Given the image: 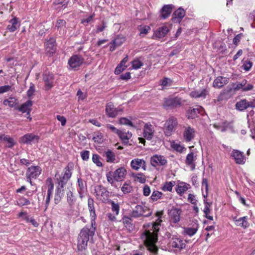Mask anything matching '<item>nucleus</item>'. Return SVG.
<instances>
[{
	"instance_id": "1",
	"label": "nucleus",
	"mask_w": 255,
	"mask_h": 255,
	"mask_svg": "<svg viewBox=\"0 0 255 255\" xmlns=\"http://www.w3.org/2000/svg\"><path fill=\"white\" fill-rule=\"evenodd\" d=\"M160 220L158 219L157 221L153 223L150 228L148 230H145L142 233L141 239H158V233L159 230V226L160 225Z\"/></svg>"
},
{
	"instance_id": "2",
	"label": "nucleus",
	"mask_w": 255,
	"mask_h": 255,
	"mask_svg": "<svg viewBox=\"0 0 255 255\" xmlns=\"http://www.w3.org/2000/svg\"><path fill=\"white\" fill-rule=\"evenodd\" d=\"M72 176V172L70 171L68 166H66L64 169L63 174H62L56 180V184L57 188L63 189L64 186L67 183L69 180Z\"/></svg>"
},
{
	"instance_id": "3",
	"label": "nucleus",
	"mask_w": 255,
	"mask_h": 255,
	"mask_svg": "<svg viewBox=\"0 0 255 255\" xmlns=\"http://www.w3.org/2000/svg\"><path fill=\"white\" fill-rule=\"evenodd\" d=\"M151 214L152 212L150 211L148 207L145 206H143L137 205L131 212V216L134 218H138L141 216L148 217L151 216Z\"/></svg>"
},
{
	"instance_id": "4",
	"label": "nucleus",
	"mask_w": 255,
	"mask_h": 255,
	"mask_svg": "<svg viewBox=\"0 0 255 255\" xmlns=\"http://www.w3.org/2000/svg\"><path fill=\"white\" fill-rule=\"evenodd\" d=\"M84 59L79 54L73 55L68 60L70 67L74 70H78L79 68L83 64Z\"/></svg>"
},
{
	"instance_id": "5",
	"label": "nucleus",
	"mask_w": 255,
	"mask_h": 255,
	"mask_svg": "<svg viewBox=\"0 0 255 255\" xmlns=\"http://www.w3.org/2000/svg\"><path fill=\"white\" fill-rule=\"evenodd\" d=\"M177 125V121L176 118L173 117L169 118L165 122L163 128V131L166 136H169L172 134Z\"/></svg>"
},
{
	"instance_id": "6",
	"label": "nucleus",
	"mask_w": 255,
	"mask_h": 255,
	"mask_svg": "<svg viewBox=\"0 0 255 255\" xmlns=\"http://www.w3.org/2000/svg\"><path fill=\"white\" fill-rule=\"evenodd\" d=\"M42 80L46 91L50 90L54 86L55 79L53 74L49 72H45L42 75Z\"/></svg>"
},
{
	"instance_id": "7",
	"label": "nucleus",
	"mask_w": 255,
	"mask_h": 255,
	"mask_svg": "<svg viewBox=\"0 0 255 255\" xmlns=\"http://www.w3.org/2000/svg\"><path fill=\"white\" fill-rule=\"evenodd\" d=\"M46 54L50 57L56 52L57 49V44L56 40L53 37H51L45 43Z\"/></svg>"
},
{
	"instance_id": "8",
	"label": "nucleus",
	"mask_w": 255,
	"mask_h": 255,
	"mask_svg": "<svg viewBox=\"0 0 255 255\" xmlns=\"http://www.w3.org/2000/svg\"><path fill=\"white\" fill-rule=\"evenodd\" d=\"M95 230L96 225L93 226L91 225L90 228L86 226L81 230L79 235L80 238L81 239H92L95 234Z\"/></svg>"
},
{
	"instance_id": "9",
	"label": "nucleus",
	"mask_w": 255,
	"mask_h": 255,
	"mask_svg": "<svg viewBox=\"0 0 255 255\" xmlns=\"http://www.w3.org/2000/svg\"><path fill=\"white\" fill-rule=\"evenodd\" d=\"M95 193L96 196L98 198L101 197L100 199L104 202L108 200L110 194V192L107 188L101 185L95 187Z\"/></svg>"
},
{
	"instance_id": "10",
	"label": "nucleus",
	"mask_w": 255,
	"mask_h": 255,
	"mask_svg": "<svg viewBox=\"0 0 255 255\" xmlns=\"http://www.w3.org/2000/svg\"><path fill=\"white\" fill-rule=\"evenodd\" d=\"M150 163L154 167L163 166L167 165V161L164 156L154 154L150 157Z\"/></svg>"
},
{
	"instance_id": "11",
	"label": "nucleus",
	"mask_w": 255,
	"mask_h": 255,
	"mask_svg": "<svg viewBox=\"0 0 255 255\" xmlns=\"http://www.w3.org/2000/svg\"><path fill=\"white\" fill-rule=\"evenodd\" d=\"M181 105V99L178 97L169 98L165 100L164 106L169 109H174L180 107Z\"/></svg>"
},
{
	"instance_id": "12",
	"label": "nucleus",
	"mask_w": 255,
	"mask_h": 255,
	"mask_svg": "<svg viewBox=\"0 0 255 255\" xmlns=\"http://www.w3.org/2000/svg\"><path fill=\"white\" fill-rule=\"evenodd\" d=\"M182 210L180 208H172L168 211L170 221L173 223H177L180 221Z\"/></svg>"
},
{
	"instance_id": "13",
	"label": "nucleus",
	"mask_w": 255,
	"mask_h": 255,
	"mask_svg": "<svg viewBox=\"0 0 255 255\" xmlns=\"http://www.w3.org/2000/svg\"><path fill=\"white\" fill-rule=\"evenodd\" d=\"M122 111L121 108H115L112 103H109L106 106V112L107 116L110 118L116 117L119 112Z\"/></svg>"
},
{
	"instance_id": "14",
	"label": "nucleus",
	"mask_w": 255,
	"mask_h": 255,
	"mask_svg": "<svg viewBox=\"0 0 255 255\" xmlns=\"http://www.w3.org/2000/svg\"><path fill=\"white\" fill-rule=\"evenodd\" d=\"M231 156L233 157L237 164H243L245 163L246 159L244 153L240 150L234 149Z\"/></svg>"
},
{
	"instance_id": "15",
	"label": "nucleus",
	"mask_w": 255,
	"mask_h": 255,
	"mask_svg": "<svg viewBox=\"0 0 255 255\" xmlns=\"http://www.w3.org/2000/svg\"><path fill=\"white\" fill-rule=\"evenodd\" d=\"M88 209L90 213L91 218L92 226L95 225V219L96 218V214L94 207V201L92 198H89L88 200Z\"/></svg>"
},
{
	"instance_id": "16",
	"label": "nucleus",
	"mask_w": 255,
	"mask_h": 255,
	"mask_svg": "<svg viewBox=\"0 0 255 255\" xmlns=\"http://www.w3.org/2000/svg\"><path fill=\"white\" fill-rule=\"evenodd\" d=\"M73 191L74 189L71 188L66 193L67 202L70 208H73L74 207L77 201V198L74 195Z\"/></svg>"
},
{
	"instance_id": "17",
	"label": "nucleus",
	"mask_w": 255,
	"mask_h": 255,
	"mask_svg": "<svg viewBox=\"0 0 255 255\" xmlns=\"http://www.w3.org/2000/svg\"><path fill=\"white\" fill-rule=\"evenodd\" d=\"M41 168L39 166H31L28 168L26 175L36 178L41 174Z\"/></svg>"
},
{
	"instance_id": "18",
	"label": "nucleus",
	"mask_w": 255,
	"mask_h": 255,
	"mask_svg": "<svg viewBox=\"0 0 255 255\" xmlns=\"http://www.w3.org/2000/svg\"><path fill=\"white\" fill-rule=\"evenodd\" d=\"M195 136V130L191 127L185 128L183 132V137L186 142H189L194 138Z\"/></svg>"
},
{
	"instance_id": "19",
	"label": "nucleus",
	"mask_w": 255,
	"mask_h": 255,
	"mask_svg": "<svg viewBox=\"0 0 255 255\" xmlns=\"http://www.w3.org/2000/svg\"><path fill=\"white\" fill-rule=\"evenodd\" d=\"M114 179L117 181H123L126 174L127 170L124 167H121L113 172Z\"/></svg>"
},
{
	"instance_id": "20",
	"label": "nucleus",
	"mask_w": 255,
	"mask_h": 255,
	"mask_svg": "<svg viewBox=\"0 0 255 255\" xmlns=\"http://www.w3.org/2000/svg\"><path fill=\"white\" fill-rule=\"evenodd\" d=\"M39 136L32 133H27L20 138L19 142L23 144H31V142L35 140L37 141Z\"/></svg>"
},
{
	"instance_id": "21",
	"label": "nucleus",
	"mask_w": 255,
	"mask_h": 255,
	"mask_svg": "<svg viewBox=\"0 0 255 255\" xmlns=\"http://www.w3.org/2000/svg\"><path fill=\"white\" fill-rule=\"evenodd\" d=\"M32 104V101L29 100L22 104L20 107L16 108V109L22 113H26V116L28 118L30 116Z\"/></svg>"
},
{
	"instance_id": "22",
	"label": "nucleus",
	"mask_w": 255,
	"mask_h": 255,
	"mask_svg": "<svg viewBox=\"0 0 255 255\" xmlns=\"http://www.w3.org/2000/svg\"><path fill=\"white\" fill-rule=\"evenodd\" d=\"M229 82V78L223 76L217 77L213 83V86L215 88H221Z\"/></svg>"
},
{
	"instance_id": "23",
	"label": "nucleus",
	"mask_w": 255,
	"mask_h": 255,
	"mask_svg": "<svg viewBox=\"0 0 255 255\" xmlns=\"http://www.w3.org/2000/svg\"><path fill=\"white\" fill-rule=\"evenodd\" d=\"M169 31V29L166 26L159 27L154 32L153 36L155 37L156 39H159L165 37Z\"/></svg>"
},
{
	"instance_id": "24",
	"label": "nucleus",
	"mask_w": 255,
	"mask_h": 255,
	"mask_svg": "<svg viewBox=\"0 0 255 255\" xmlns=\"http://www.w3.org/2000/svg\"><path fill=\"white\" fill-rule=\"evenodd\" d=\"M154 131L152 126L150 124H146L144 126L143 136L147 140H150L153 136Z\"/></svg>"
},
{
	"instance_id": "25",
	"label": "nucleus",
	"mask_w": 255,
	"mask_h": 255,
	"mask_svg": "<svg viewBox=\"0 0 255 255\" xmlns=\"http://www.w3.org/2000/svg\"><path fill=\"white\" fill-rule=\"evenodd\" d=\"M186 240H172L169 243L170 247L175 250H180L185 247Z\"/></svg>"
},
{
	"instance_id": "26",
	"label": "nucleus",
	"mask_w": 255,
	"mask_h": 255,
	"mask_svg": "<svg viewBox=\"0 0 255 255\" xmlns=\"http://www.w3.org/2000/svg\"><path fill=\"white\" fill-rule=\"evenodd\" d=\"M174 6L172 4L164 5L161 9V17L165 19L167 18L172 12Z\"/></svg>"
},
{
	"instance_id": "27",
	"label": "nucleus",
	"mask_w": 255,
	"mask_h": 255,
	"mask_svg": "<svg viewBox=\"0 0 255 255\" xmlns=\"http://www.w3.org/2000/svg\"><path fill=\"white\" fill-rule=\"evenodd\" d=\"M157 240H143V243L148 250L153 253H157L158 248L155 244Z\"/></svg>"
},
{
	"instance_id": "28",
	"label": "nucleus",
	"mask_w": 255,
	"mask_h": 255,
	"mask_svg": "<svg viewBox=\"0 0 255 255\" xmlns=\"http://www.w3.org/2000/svg\"><path fill=\"white\" fill-rule=\"evenodd\" d=\"M104 156L106 157V161L108 163H117L118 162L115 153L110 149H108L105 152Z\"/></svg>"
},
{
	"instance_id": "29",
	"label": "nucleus",
	"mask_w": 255,
	"mask_h": 255,
	"mask_svg": "<svg viewBox=\"0 0 255 255\" xmlns=\"http://www.w3.org/2000/svg\"><path fill=\"white\" fill-rule=\"evenodd\" d=\"M119 137L122 140L123 143L125 144H127L128 142V139L131 137L132 134L128 131L126 132V130H120V132L118 133Z\"/></svg>"
},
{
	"instance_id": "30",
	"label": "nucleus",
	"mask_w": 255,
	"mask_h": 255,
	"mask_svg": "<svg viewBox=\"0 0 255 255\" xmlns=\"http://www.w3.org/2000/svg\"><path fill=\"white\" fill-rule=\"evenodd\" d=\"M196 159L194 153L192 152H190L186 156L185 163L187 165L190 166L192 170H193L195 168V164L194 161Z\"/></svg>"
},
{
	"instance_id": "31",
	"label": "nucleus",
	"mask_w": 255,
	"mask_h": 255,
	"mask_svg": "<svg viewBox=\"0 0 255 255\" xmlns=\"http://www.w3.org/2000/svg\"><path fill=\"white\" fill-rule=\"evenodd\" d=\"M236 109L239 111H243L249 108L248 101L246 99H241L235 105Z\"/></svg>"
},
{
	"instance_id": "32",
	"label": "nucleus",
	"mask_w": 255,
	"mask_h": 255,
	"mask_svg": "<svg viewBox=\"0 0 255 255\" xmlns=\"http://www.w3.org/2000/svg\"><path fill=\"white\" fill-rule=\"evenodd\" d=\"M64 196V189L56 187L54 202L55 204H58Z\"/></svg>"
},
{
	"instance_id": "33",
	"label": "nucleus",
	"mask_w": 255,
	"mask_h": 255,
	"mask_svg": "<svg viewBox=\"0 0 255 255\" xmlns=\"http://www.w3.org/2000/svg\"><path fill=\"white\" fill-rule=\"evenodd\" d=\"M185 15V11L182 7H179L175 10L172 15V19L175 20L177 19L180 22L181 19L184 17Z\"/></svg>"
},
{
	"instance_id": "34",
	"label": "nucleus",
	"mask_w": 255,
	"mask_h": 255,
	"mask_svg": "<svg viewBox=\"0 0 255 255\" xmlns=\"http://www.w3.org/2000/svg\"><path fill=\"white\" fill-rule=\"evenodd\" d=\"M201 111V109L199 108L189 109L186 112V117L188 119H193L198 116Z\"/></svg>"
},
{
	"instance_id": "35",
	"label": "nucleus",
	"mask_w": 255,
	"mask_h": 255,
	"mask_svg": "<svg viewBox=\"0 0 255 255\" xmlns=\"http://www.w3.org/2000/svg\"><path fill=\"white\" fill-rule=\"evenodd\" d=\"M10 24L7 26V29L10 32H14L19 26V22H18V18L14 17L9 21Z\"/></svg>"
},
{
	"instance_id": "36",
	"label": "nucleus",
	"mask_w": 255,
	"mask_h": 255,
	"mask_svg": "<svg viewBox=\"0 0 255 255\" xmlns=\"http://www.w3.org/2000/svg\"><path fill=\"white\" fill-rule=\"evenodd\" d=\"M233 91L231 87H227L226 89H224L220 94L218 97V101H222L225 99H228L230 97V94Z\"/></svg>"
},
{
	"instance_id": "37",
	"label": "nucleus",
	"mask_w": 255,
	"mask_h": 255,
	"mask_svg": "<svg viewBox=\"0 0 255 255\" xmlns=\"http://www.w3.org/2000/svg\"><path fill=\"white\" fill-rule=\"evenodd\" d=\"M0 139L3 140L7 143L6 146L9 148H12L15 144V142L13 138L10 137L8 135H0Z\"/></svg>"
},
{
	"instance_id": "38",
	"label": "nucleus",
	"mask_w": 255,
	"mask_h": 255,
	"mask_svg": "<svg viewBox=\"0 0 255 255\" xmlns=\"http://www.w3.org/2000/svg\"><path fill=\"white\" fill-rule=\"evenodd\" d=\"M77 183L79 187L78 189V192L80 198L82 199L84 196V193L85 189V184L84 183V182L81 177L78 178Z\"/></svg>"
},
{
	"instance_id": "39",
	"label": "nucleus",
	"mask_w": 255,
	"mask_h": 255,
	"mask_svg": "<svg viewBox=\"0 0 255 255\" xmlns=\"http://www.w3.org/2000/svg\"><path fill=\"white\" fill-rule=\"evenodd\" d=\"M122 221H123V223L124 224L125 227L127 229L130 231V230H132L134 229V226L132 224V220L131 219V218L127 217V216H124L122 218Z\"/></svg>"
},
{
	"instance_id": "40",
	"label": "nucleus",
	"mask_w": 255,
	"mask_h": 255,
	"mask_svg": "<svg viewBox=\"0 0 255 255\" xmlns=\"http://www.w3.org/2000/svg\"><path fill=\"white\" fill-rule=\"evenodd\" d=\"M87 246V240H78L77 249L79 252H83L81 255H86L85 250Z\"/></svg>"
},
{
	"instance_id": "41",
	"label": "nucleus",
	"mask_w": 255,
	"mask_h": 255,
	"mask_svg": "<svg viewBox=\"0 0 255 255\" xmlns=\"http://www.w3.org/2000/svg\"><path fill=\"white\" fill-rule=\"evenodd\" d=\"M207 94V91L205 89H204L201 91H194L190 93L191 96L195 98L200 97L205 98Z\"/></svg>"
},
{
	"instance_id": "42",
	"label": "nucleus",
	"mask_w": 255,
	"mask_h": 255,
	"mask_svg": "<svg viewBox=\"0 0 255 255\" xmlns=\"http://www.w3.org/2000/svg\"><path fill=\"white\" fill-rule=\"evenodd\" d=\"M189 186V184L183 182L176 187V191L178 194L181 195L188 189Z\"/></svg>"
},
{
	"instance_id": "43",
	"label": "nucleus",
	"mask_w": 255,
	"mask_h": 255,
	"mask_svg": "<svg viewBox=\"0 0 255 255\" xmlns=\"http://www.w3.org/2000/svg\"><path fill=\"white\" fill-rule=\"evenodd\" d=\"M163 196V194L162 192L154 190L152 192L149 199L152 202H153L157 201L158 199H162Z\"/></svg>"
},
{
	"instance_id": "44",
	"label": "nucleus",
	"mask_w": 255,
	"mask_h": 255,
	"mask_svg": "<svg viewBox=\"0 0 255 255\" xmlns=\"http://www.w3.org/2000/svg\"><path fill=\"white\" fill-rule=\"evenodd\" d=\"M93 140L98 143H102L104 141V136L100 131L95 132L93 134Z\"/></svg>"
},
{
	"instance_id": "45",
	"label": "nucleus",
	"mask_w": 255,
	"mask_h": 255,
	"mask_svg": "<svg viewBox=\"0 0 255 255\" xmlns=\"http://www.w3.org/2000/svg\"><path fill=\"white\" fill-rule=\"evenodd\" d=\"M142 159H134L132 160L130 162V166L133 169L138 170L140 167L141 164H142Z\"/></svg>"
},
{
	"instance_id": "46",
	"label": "nucleus",
	"mask_w": 255,
	"mask_h": 255,
	"mask_svg": "<svg viewBox=\"0 0 255 255\" xmlns=\"http://www.w3.org/2000/svg\"><path fill=\"white\" fill-rule=\"evenodd\" d=\"M31 200H32V199H28L22 196L19 198L17 204L20 207L28 205L30 204Z\"/></svg>"
},
{
	"instance_id": "47",
	"label": "nucleus",
	"mask_w": 255,
	"mask_h": 255,
	"mask_svg": "<svg viewBox=\"0 0 255 255\" xmlns=\"http://www.w3.org/2000/svg\"><path fill=\"white\" fill-rule=\"evenodd\" d=\"M125 40V38L119 35H117L116 37L111 42L110 44H115L117 47H118L121 46Z\"/></svg>"
},
{
	"instance_id": "48",
	"label": "nucleus",
	"mask_w": 255,
	"mask_h": 255,
	"mask_svg": "<svg viewBox=\"0 0 255 255\" xmlns=\"http://www.w3.org/2000/svg\"><path fill=\"white\" fill-rule=\"evenodd\" d=\"M247 84V80L246 79L243 80L240 83H237L233 86L234 91H238L242 89L243 91L244 87Z\"/></svg>"
},
{
	"instance_id": "49",
	"label": "nucleus",
	"mask_w": 255,
	"mask_h": 255,
	"mask_svg": "<svg viewBox=\"0 0 255 255\" xmlns=\"http://www.w3.org/2000/svg\"><path fill=\"white\" fill-rule=\"evenodd\" d=\"M132 177L135 179V180L139 181L141 183H144L145 182V178L144 175L141 173H133Z\"/></svg>"
},
{
	"instance_id": "50",
	"label": "nucleus",
	"mask_w": 255,
	"mask_h": 255,
	"mask_svg": "<svg viewBox=\"0 0 255 255\" xmlns=\"http://www.w3.org/2000/svg\"><path fill=\"white\" fill-rule=\"evenodd\" d=\"M246 219H247L246 217L241 218L236 220V224L238 226L246 228L248 225V223Z\"/></svg>"
},
{
	"instance_id": "51",
	"label": "nucleus",
	"mask_w": 255,
	"mask_h": 255,
	"mask_svg": "<svg viewBox=\"0 0 255 255\" xmlns=\"http://www.w3.org/2000/svg\"><path fill=\"white\" fill-rule=\"evenodd\" d=\"M109 203L111 204L112 206V210L115 212L116 215H118L120 211V206L119 204L116 203L114 201L110 200Z\"/></svg>"
},
{
	"instance_id": "52",
	"label": "nucleus",
	"mask_w": 255,
	"mask_h": 255,
	"mask_svg": "<svg viewBox=\"0 0 255 255\" xmlns=\"http://www.w3.org/2000/svg\"><path fill=\"white\" fill-rule=\"evenodd\" d=\"M16 99L14 98L10 97L9 99H5L3 102V104L5 106H8L10 107H13L15 105Z\"/></svg>"
},
{
	"instance_id": "53",
	"label": "nucleus",
	"mask_w": 255,
	"mask_h": 255,
	"mask_svg": "<svg viewBox=\"0 0 255 255\" xmlns=\"http://www.w3.org/2000/svg\"><path fill=\"white\" fill-rule=\"evenodd\" d=\"M174 182H166L162 188L164 191H171L174 185Z\"/></svg>"
},
{
	"instance_id": "54",
	"label": "nucleus",
	"mask_w": 255,
	"mask_h": 255,
	"mask_svg": "<svg viewBox=\"0 0 255 255\" xmlns=\"http://www.w3.org/2000/svg\"><path fill=\"white\" fill-rule=\"evenodd\" d=\"M202 190L204 188L206 191V194H203L204 198H207V197L208 196V181L206 178H203L202 179Z\"/></svg>"
},
{
	"instance_id": "55",
	"label": "nucleus",
	"mask_w": 255,
	"mask_h": 255,
	"mask_svg": "<svg viewBox=\"0 0 255 255\" xmlns=\"http://www.w3.org/2000/svg\"><path fill=\"white\" fill-rule=\"evenodd\" d=\"M100 156L97 154H93L92 161L99 167H102L103 164L100 160Z\"/></svg>"
},
{
	"instance_id": "56",
	"label": "nucleus",
	"mask_w": 255,
	"mask_h": 255,
	"mask_svg": "<svg viewBox=\"0 0 255 255\" xmlns=\"http://www.w3.org/2000/svg\"><path fill=\"white\" fill-rule=\"evenodd\" d=\"M121 189L124 193L127 194L131 192L132 190V187L129 184L125 182L122 186Z\"/></svg>"
},
{
	"instance_id": "57",
	"label": "nucleus",
	"mask_w": 255,
	"mask_h": 255,
	"mask_svg": "<svg viewBox=\"0 0 255 255\" xmlns=\"http://www.w3.org/2000/svg\"><path fill=\"white\" fill-rule=\"evenodd\" d=\"M150 29V28L148 26H140L138 28V30L140 31L139 35L143 36V35L146 34L148 31Z\"/></svg>"
},
{
	"instance_id": "58",
	"label": "nucleus",
	"mask_w": 255,
	"mask_h": 255,
	"mask_svg": "<svg viewBox=\"0 0 255 255\" xmlns=\"http://www.w3.org/2000/svg\"><path fill=\"white\" fill-rule=\"evenodd\" d=\"M119 122L121 125H125L129 126L132 127H134V126L133 125L132 123L128 119L126 118H122L120 119Z\"/></svg>"
},
{
	"instance_id": "59",
	"label": "nucleus",
	"mask_w": 255,
	"mask_h": 255,
	"mask_svg": "<svg viewBox=\"0 0 255 255\" xmlns=\"http://www.w3.org/2000/svg\"><path fill=\"white\" fill-rule=\"evenodd\" d=\"M204 203L205 205V206L203 212L205 214H209L210 213L211 210L210 209V207L212 203L208 202L206 198L204 200Z\"/></svg>"
},
{
	"instance_id": "60",
	"label": "nucleus",
	"mask_w": 255,
	"mask_h": 255,
	"mask_svg": "<svg viewBox=\"0 0 255 255\" xmlns=\"http://www.w3.org/2000/svg\"><path fill=\"white\" fill-rule=\"evenodd\" d=\"M35 91L34 85L33 83H30L29 89L27 91V96L28 98L31 99V97L33 95Z\"/></svg>"
},
{
	"instance_id": "61",
	"label": "nucleus",
	"mask_w": 255,
	"mask_h": 255,
	"mask_svg": "<svg viewBox=\"0 0 255 255\" xmlns=\"http://www.w3.org/2000/svg\"><path fill=\"white\" fill-rule=\"evenodd\" d=\"M19 217H22L23 220H25L27 223H29L31 217H30L27 215V213L25 212H21L18 214Z\"/></svg>"
},
{
	"instance_id": "62",
	"label": "nucleus",
	"mask_w": 255,
	"mask_h": 255,
	"mask_svg": "<svg viewBox=\"0 0 255 255\" xmlns=\"http://www.w3.org/2000/svg\"><path fill=\"white\" fill-rule=\"evenodd\" d=\"M142 63L139 60H134L132 62V67L134 69L140 68L142 66Z\"/></svg>"
},
{
	"instance_id": "63",
	"label": "nucleus",
	"mask_w": 255,
	"mask_h": 255,
	"mask_svg": "<svg viewBox=\"0 0 255 255\" xmlns=\"http://www.w3.org/2000/svg\"><path fill=\"white\" fill-rule=\"evenodd\" d=\"M197 231V230L196 228H187L185 229V233L190 236L194 235L196 233Z\"/></svg>"
},
{
	"instance_id": "64",
	"label": "nucleus",
	"mask_w": 255,
	"mask_h": 255,
	"mask_svg": "<svg viewBox=\"0 0 255 255\" xmlns=\"http://www.w3.org/2000/svg\"><path fill=\"white\" fill-rule=\"evenodd\" d=\"M252 66V63L250 61H245L244 62L243 64V68L246 71H249L250 70Z\"/></svg>"
}]
</instances>
